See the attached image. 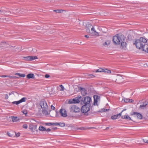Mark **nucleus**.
I'll return each mask as SVG.
<instances>
[{"label": "nucleus", "mask_w": 148, "mask_h": 148, "mask_svg": "<svg viewBox=\"0 0 148 148\" xmlns=\"http://www.w3.org/2000/svg\"><path fill=\"white\" fill-rule=\"evenodd\" d=\"M146 39L143 37H140L139 39H137L134 42L136 47L139 49L143 50L144 49L146 45H147Z\"/></svg>", "instance_id": "obj_1"}, {"label": "nucleus", "mask_w": 148, "mask_h": 148, "mask_svg": "<svg viewBox=\"0 0 148 148\" xmlns=\"http://www.w3.org/2000/svg\"><path fill=\"white\" fill-rule=\"evenodd\" d=\"M85 29L86 32L88 33H89L92 36H99V34L95 30L94 27L90 24H88L86 25Z\"/></svg>", "instance_id": "obj_2"}, {"label": "nucleus", "mask_w": 148, "mask_h": 148, "mask_svg": "<svg viewBox=\"0 0 148 148\" xmlns=\"http://www.w3.org/2000/svg\"><path fill=\"white\" fill-rule=\"evenodd\" d=\"M40 105L42 109V113L44 114L47 115L48 107L46 101L44 100L41 101L40 102Z\"/></svg>", "instance_id": "obj_3"}, {"label": "nucleus", "mask_w": 148, "mask_h": 148, "mask_svg": "<svg viewBox=\"0 0 148 148\" xmlns=\"http://www.w3.org/2000/svg\"><path fill=\"white\" fill-rule=\"evenodd\" d=\"M122 36L117 34L114 36L113 38V41L114 43L116 45L120 44V43L123 40L122 38Z\"/></svg>", "instance_id": "obj_4"}, {"label": "nucleus", "mask_w": 148, "mask_h": 148, "mask_svg": "<svg viewBox=\"0 0 148 148\" xmlns=\"http://www.w3.org/2000/svg\"><path fill=\"white\" fill-rule=\"evenodd\" d=\"M91 101V99L90 97L87 96L82 99L81 103L82 104L90 105V104Z\"/></svg>", "instance_id": "obj_5"}, {"label": "nucleus", "mask_w": 148, "mask_h": 148, "mask_svg": "<svg viewBox=\"0 0 148 148\" xmlns=\"http://www.w3.org/2000/svg\"><path fill=\"white\" fill-rule=\"evenodd\" d=\"M69 109L70 111L71 112H80L81 110L78 106L75 105L70 106Z\"/></svg>", "instance_id": "obj_6"}, {"label": "nucleus", "mask_w": 148, "mask_h": 148, "mask_svg": "<svg viewBox=\"0 0 148 148\" xmlns=\"http://www.w3.org/2000/svg\"><path fill=\"white\" fill-rule=\"evenodd\" d=\"M90 105H84L82 107L81 110L82 113H86L89 111L90 109Z\"/></svg>", "instance_id": "obj_7"}, {"label": "nucleus", "mask_w": 148, "mask_h": 148, "mask_svg": "<svg viewBox=\"0 0 148 148\" xmlns=\"http://www.w3.org/2000/svg\"><path fill=\"white\" fill-rule=\"evenodd\" d=\"M81 97H77L72 100H70L69 101V103L70 104L78 103L80 102L79 99L81 98Z\"/></svg>", "instance_id": "obj_8"}, {"label": "nucleus", "mask_w": 148, "mask_h": 148, "mask_svg": "<svg viewBox=\"0 0 148 148\" xmlns=\"http://www.w3.org/2000/svg\"><path fill=\"white\" fill-rule=\"evenodd\" d=\"M60 114L62 116L64 117H66L67 116L66 111L64 109H61L60 110Z\"/></svg>", "instance_id": "obj_9"}, {"label": "nucleus", "mask_w": 148, "mask_h": 148, "mask_svg": "<svg viewBox=\"0 0 148 148\" xmlns=\"http://www.w3.org/2000/svg\"><path fill=\"white\" fill-rule=\"evenodd\" d=\"M131 115L134 116V117L138 119H142L143 116L141 114L137 112H133Z\"/></svg>", "instance_id": "obj_10"}, {"label": "nucleus", "mask_w": 148, "mask_h": 148, "mask_svg": "<svg viewBox=\"0 0 148 148\" xmlns=\"http://www.w3.org/2000/svg\"><path fill=\"white\" fill-rule=\"evenodd\" d=\"M27 98L26 97L22 98L21 99L18 101H14L12 102V103L13 104H16V105H18L20 103L26 101Z\"/></svg>", "instance_id": "obj_11"}, {"label": "nucleus", "mask_w": 148, "mask_h": 148, "mask_svg": "<svg viewBox=\"0 0 148 148\" xmlns=\"http://www.w3.org/2000/svg\"><path fill=\"white\" fill-rule=\"evenodd\" d=\"M37 125H34L32 124H30L29 126V128L32 132L34 131V130L37 132Z\"/></svg>", "instance_id": "obj_12"}, {"label": "nucleus", "mask_w": 148, "mask_h": 148, "mask_svg": "<svg viewBox=\"0 0 148 148\" xmlns=\"http://www.w3.org/2000/svg\"><path fill=\"white\" fill-rule=\"evenodd\" d=\"M123 41L124 40L120 43L121 44L120 48L122 49H125L127 47V44L126 42H124Z\"/></svg>", "instance_id": "obj_13"}, {"label": "nucleus", "mask_w": 148, "mask_h": 148, "mask_svg": "<svg viewBox=\"0 0 148 148\" xmlns=\"http://www.w3.org/2000/svg\"><path fill=\"white\" fill-rule=\"evenodd\" d=\"M79 89L80 90L82 94L83 95H85L87 94V92L85 88L81 87H80Z\"/></svg>", "instance_id": "obj_14"}, {"label": "nucleus", "mask_w": 148, "mask_h": 148, "mask_svg": "<svg viewBox=\"0 0 148 148\" xmlns=\"http://www.w3.org/2000/svg\"><path fill=\"white\" fill-rule=\"evenodd\" d=\"M121 116V113H120L116 115H115L111 117V119L112 120H115L118 118V116L120 117Z\"/></svg>", "instance_id": "obj_15"}, {"label": "nucleus", "mask_w": 148, "mask_h": 148, "mask_svg": "<svg viewBox=\"0 0 148 148\" xmlns=\"http://www.w3.org/2000/svg\"><path fill=\"white\" fill-rule=\"evenodd\" d=\"M27 77L28 79H34L35 78V76L34 74L33 73H29L27 75Z\"/></svg>", "instance_id": "obj_16"}, {"label": "nucleus", "mask_w": 148, "mask_h": 148, "mask_svg": "<svg viewBox=\"0 0 148 148\" xmlns=\"http://www.w3.org/2000/svg\"><path fill=\"white\" fill-rule=\"evenodd\" d=\"M86 78L88 79L93 78L95 77V76L92 74L88 75L86 74L85 75Z\"/></svg>", "instance_id": "obj_17"}, {"label": "nucleus", "mask_w": 148, "mask_h": 148, "mask_svg": "<svg viewBox=\"0 0 148 148\" xmlns=\"http://www.w3.org/2000/svg\"><path fill=\"white\" fill-rule=\"evenodd\" d=\"M123 100L126 103L128 102L132 103L134 101V100L132 99H129L125 98L123 99Z\"/></svg>", "instance_id": "obj_18"}, {"label": "nucleus", "mask_w": 148, "mask_h": 148, "mask_svg": "<svg viewBox=\"0 0 148 148\" xmlns=\"http://www.w3.org/2000/svg\"><path fill=\"white\" fill-rule=\"evenodd\" d=\"M122 79L123 78L122 77H118L116 79V82L117 83H120L122 82Z\"/></svg>", "instance_id": "obj_19"}, {"label": "nucleus", "mask_w": 148, "mask_h": 148, "mask_svg": "<svg viewBox=\"0 0 148 148\" xmlns=\"http://www.w3.org/2000/svg\"><path fill=\"white\" fill-rule=\"evenodd\" d=\"M122 118L123 119H127L128 120H131V118L128 116L124 115L122 116Z\"/></svg>", "instance_id": "obj_20"}, {"label": "nucleus", "mask_w": 148, "mask_h": 148, "mask_svg": "<svg viewBox=\"0 0 148 148\" xmlns=\"http://www.w3.org/2000/svg\"><path fill=\"white\" fill-rule=\"evenodd\" d=\"M39 130L41 131H44L46 130V128L40 125L39 128Z\"/></svg>", "instance_id": "obj_21"}, {"label": "nucleus", "mask_w": 148, "mask_h": 148, "mask_svg": "<svg viewBox=\"0 0 148 148\" xmlns=\"http://www.w3.org/2000/svg\"><path fill=\"white\" fill-rule=\"evenodd\" d=\"M103 72L108 74L110 73H111V71L110 70L105 69H103Z\"/></svg>", "instance_id": "obj_22"}, {"label": "nucleus", "mask_w": 148, "mask_h": 148, "mask_svg": "<svg viewBox=\"0 0 148 148\" xmlns=\"http://www.w3.org/2000/svg\"><path fill=\"white\" fill-rule=\"evenodd\" d=\"M15 75H18L19 76L22 77H25V74H21L20 73H17L15 74Z\"/></svg>", "instance_id": "obj_23"}, {"label": "nucleus", "mask_w": 148, "mask_h": 148, "mask_svg": "<svg viewBox=\"0 0 148 148\" xmlns=\"http://www.w3.org/2000/svg\"><path fill=\"white\" fill-rule=\"evenodd\" d=\"M110 41L109 40H107L103 44V45L105 46H108V45L110 44Z\"/></svg>", "instance_id": "obj_24"}, {"label": "nucleus", "mask_w": 148, "mask_h": 148, "mask_svg": "<svg viewBox=\"0 0 148 148\" xmlns=\"http://www.w3.org/2000/svg\"><path fill=\"white\" fill-rule=\"evenodd\" d=\"M147 104L146 102H144L143 103L140 105V108H143L145 107Z\"/></svg>", "instance_id": "obj_25"}, {"label": "nucleus", "mask_w": 148, "mask_h": 148, "mask_svg": "<svg viewBox=\"0 0 148 148\" xmlns=\"http://www.w3.org/2000/svg\"><path fill=\"white\" fill-rule=\"evenodd\" d=\"M53 11L57 13H60L63 12L64 10H53Z\"/></svg>", "instance_id": "obj_26"}, {"label": "nucleus", "mask_w": 148, "mask_h": 148, "mask_svg": "<svg viewBox=\"0 0 148 148\" xmlns=\"http://www.w3.org/2000/svg\"><path fill=\"white\" fill-rule=\"evenodd\" d=\"M143 51H144L145 52H147L148 53V45L147 44L145 45L144 49Z\"/></svg>", "instance_id": "obj_27"}, {"label": "nucleus", "mask_w": 148, "mask_h": 148, "mask_svg": "<svg viewBox=\"0 0 148 148\" xmlns=\"http://www.w3.org/2000/svg\"><path fill=\"white\" fill-rule=\"evenodd\" d=\"M30 56V61H32L33 60H34L36 59H37L38 58L36 56Z\"/></svg>", "instance_id": "obj_28"}, {"label": "nucleus", "mask_w": 148, "mask_h": 148, "mask_svg": "<svg viewBox=\"0 0 148 148\" xmlns=\"http://www.w3.org/2000/svg\"><path fill=\"white\" fill-rule=\"evenodd\" d=\"M60 90V91H64V86L62 85H60L59 86Z\"/></svg>", "instance_id": "obj_29"}, {"label": "nucleus", "mask_w": 148, "mask_h": 148, "mask_svg": "<svg viewBox=\"0 0 148 148\" xmlns=\"http://www.w3.org/2000/svg\"><path fill=\"white\" fill-rule=\"evenodd\" d=\"M10 79H15L18 78V77L16 76H9L8 75V77Z\"/></svg>", "instance_id": "obj_30"}, {"label": "nucleus", "mask_w": 148, "mask_h": 148, "mask_svg": "<svg viewBox=\"0 0 148 148\" xmlns=\"http://www.w3.org/2000/svg\"><path fill=\"white\" fill-rule=\"evenodd\" d=\"M103 69H99L96 70V72H103Z\"/></svg>", "instance_id": "obj_31"}, {"label": "nucleus", "mask_w": 148, "mask_h": 148, "mask_svg": "<svg viewBox=\"0 0 148 148\" xmlns=\"http://www.w3.org/2000/svg\"><path fill=\"white\" fill-rule=\"evenodd\" d=\"M12 121L13 122H16L17 120V118L16 117L13 116L12 118Z\"/></svg>", "instance_id": "obj_32"}, {"label": "nucleus", "mask_w": 148, "mask_h": 148, "mask_svg": "<svg viewBox=\"0 0 148 148\" xmlns=\"http://www.w3.org/2000/svg\"><path fill=\"white\" fill-rule=\"evenodd\" d=\"M94 99L97 100L98 101V100L99 99V97L97 95H95L94 97Z\"/></svg>", "instance_id": "obj_33"}, {"label": "nucleus", "mask_w": 148, "mask_h": 148, "mask_svg": "<svg viewBox=\"0 0 148 148\" xmlns=\"http://www.w3.org/2000/svg\"><path fill=\"white\" fill-rule=\"evenodd\" d=\"M97 100L96 99H94V105L95 106L97 105Z\"/></svg>", "instance_id": "obj_34"}, {"label": "nucleus", "mask_w": 148, "mask_h": 148, "mask_svg": "<svg viewBox=\"0 0 148 148\" xmlns=\"http://www.w3.org/2000/svg\"><path fill=\"white\" fill-rule=\"evenodd\" d=\"M45 124L46 125L51 126V125H53V124L51 123H45Z\"/></svg>", "instance_id": "obj_35"}, {"label": "nucleus", "mask_w": 148, "mask_h": 148, "mask_svg": "<svg viewBox=\"0 0 148 148\" xmlns=\"http://www.w3.org/2000/svg\"><path fill=\"white\" fill-rule=\"evenodd\" d=\"M59 125L62 126V127H63L65 126V124L64 123H59Z\"/></svg>", "instance_id": "obj_36"}, {"label": "nucleus", "mask_w": 148, "mask_h": 148, "mask_svg": "<svg viewBox=\"0 0 148 148\" xmlns=\"http://www.w3.org/2000/svg\"><path fill=\"white\" fill-rule=\"evenodd\" d=\"M22 112L23 113V114H27V111L26 110H24L22 111Z\"/></svg>", "instance_id": "obj_37"}, {"label": "nucleus", "mask_w": 148, "mask_h": 148, "mask_svg": "<svg viewBox=\"0 0 148 148\" xmlns=\"http://www.w3.org/2000/svg\"><path fill=\"white\" fill-rule=\"evenodd\" d=\"M30 56H28L27 57H25V58L26 59V60H28V61H30Z\"/></svg>", "instance_id": "obj_38"}, {"label": "nucleus", "mask_w": 148, "mask_h": 148, "mask_svg": "<svg viewBox=\"0 0 148 148\" xmlns=\"http://www.w3.org/2000/svg\"><path fill=\"white\" fill-rule=\"evenodd\" d=\"M23 128L26 129L27 128V125L26 124H24L23 126Z\"/></svg>", "instance_id": "obj_39"}, {"label": "nucleus", "mask_w": 148, "mask_h": 148, "mask_svg": "<svg viewBox=\"0 0 148 148\" xmlns=\"http://www.w3.org/2000/svg\"><path fill=\"white\" fill-rule=\"evenodd\" d=\"M53 125H59V123H52Z\"/></svg>", "instance_id": "obj_40"}, {"label": "nucleus", "mask_w": 148, "mask_h": 148, "mask_svg": "<svg viewBox=\"0 0 148 148\" xmlns=\"http://www.w3.org/2000/svg\"><path fill=\"white\" fill-rule=\"evenodd\" d=\"M50 77V75L48 74H46L45 75V77L46 78H48Z\"/></svg>", "instance_id": "obj_41"}, {"label": "nucleus", "mask_w": 148, "mask_h": 148, "mask_svg": "<svg viewBox=\"0 0 148 148\" xmlns=\"http://www.w3.org/2000/svg\"><path fill=\"white\" fill-rule=\"evenodd\" d=\"M9 97L8 94H6L5 95V99H8Z\"/></svg>", "instance_id": "obj_42"}, {"label": "nucleus", "mask_w": 148, "mask_h": 148, "mask_svg": "<svg viewBox=\"0 0 148 148\" xmlns=\"http://www.w3.org/2000/svg\"><path fill=\"white\" fill-rule=\"evenodd\" d=\"M51 109L53 110H54L55 109V108L52 105H51Z\"/></svg>", "instance_id": "obj_43"}, {"label": "nucleus", "mask_w": 148, "mask_h": 148, "mask_svg": "<svg viewBox=\"0 0 148 148\" xmlns=\"http://www.w3.org/2000/svg\"><path fill=\"white\" fill-rule=\"evenodd\" d=\"M45 131H46L47 132H50L51 131V129L49 128H48L47 129H46V130Z\"/></svg>", "instance_id": "obj_44"}, {"label": "nucleus", "mask_w": 148, "mask_h": 148, "mask_svg": "<svg viewBox=\"0 0 148 148\" xmlns=\"http://www.w3.org/2000/svg\"><path fill=\"white\" fill-rule=\"evenodd\" d=\"M1 77H8V75H3L1 76Z\"/></svg>", "instance_id": "obj_45"}, {"label": "nucleus", "mask_w": 148, "mask_h": 148, "mask_svg": "<svg viewBox=\"0 0 148 148\" xmlns=\"http://www.w3.org/2000/svg\"><path fill=\"white\" fill-rule=\"evenodd\" d=\"M20 133H18L16 135V136L17 137H18L20 136Z\"/></svg>", "instance_id": "obj_46"}, {"label": "nucleus", "mask_w": 148, "mask_h": 148, "mask_svg": "<svg viewBox=\"0 0 148 148\" xmlns=\"http://www.w3.org/2000/svg\"><path fill=\"white\" fill-rule=\"evenodd\" d=\"M108 110H109V109H104L103 110V111L104 112H106V111H108Z\"/></svg>", "instance_id": "obj_47"}, {"label": "nucleus", "mask_w": 148, "mask_h": 148, "mask_svg": "<svg viewBox=\"0 0 148 148\" xmlns=\"http://www.w3.org/2000/svg\"><path fill=\"white\" fill-rule=\"evenodd\" d=\"M84 36L87 38H89V36L87 35H85Z\"/></svg>", "instance_id": "obj_48"}, {"label": "nucleus", "mask_w": 148, "mask_h": 148, "mask_svg": "<svg viewBox=\"0 0 148 148\" xmlns=\"http://www.w3.org/2000/svg\"><path fill=\"white\" fill-rule=\"evenodd\" d=\"M126 110V109H124V110H123L122 111V112H121V114H122V112L123 111H124L125 110Z\"/></svg>", "instance_id": "obj_49"}, {"label": "nucleus", "mask_w": 148, "mask_h": 148, "mask_svg": "<svg viewBox=\"0 0 148 148\" xmlns=\"http://www.w3.org/2000/svg\"><path fill=\"white\" fill-rule=\"evenodd\" d=\"M146 142L147 143H148V140H147Z\"/></svg>", "instance_id": "obj_50"}, {"label": "nucleus", "mask_w": 148, "mask_h": 148, "mask_svg": "<svg viewBox=\"0 0 148 148\" xmlns=\"http://www.w3.org/2000/svg\"><path fill=\"white\" fill-rule=\"evenodd\" d=\"M2 43L3 44V45H4V44H5V43Z\"/></svg>", "instance_id": "obj_51"}, {"label": "nucleus", "mask_w": 148, "mask_h": 148, "mask_svg": "<svg viewBox=\"0 0 148 148\" xmlns=\"http://www.w3.org/2000/svg\"><path fill=\"white\" fill-rule=\"evenodd\" d=\"M108 129V127H107V128H106V129Z\"/></svg>", "instance_id": "obj_52"}]
</instances>
